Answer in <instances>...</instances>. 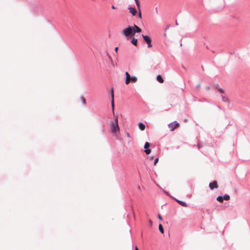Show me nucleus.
I'll return each mask as SVG.
<instances>
[{
  "instance_id": "nucleus-1",
  "label": "nucleus",
  "mask_w": 250,
  "mask_h": 250,
  "mask_svg": "<svg viewBox=\"0 0 250 250\" xmlns=\"http://www.w3.org/2000/svg\"><path fill=\"white\" fill-rule=\"evenodd\" d=\"M110 129L111 131L113 133H116L117 132H119L120 128L118 125V118H115L113 122L110 124Z\"/></svg>"
},
{
  "instance_id": "nucleus-2",
  "label": "nucleus",
  "mask_w": 250,
  "mask_h": 250,
  "mask_svg": "<svg viewBox=\"0 0 250 250\" xmlns=\"http://www.w3.org/2000/svg\"><path fill=\"white\" fill-rule=\"evenodd\" d=\"M123 34L126 37H129L134 35L133 28L132 26H129L123 31Z\"/></svg>"
},
{
  "instance_id": "nucleus-3",
  "label": "nucleus",
  "mask_w": 250,
  "mask_h": 250,
  "mask_svg": "<svg viewBox=\"0 0 250 250\" xmlns=\"http://www.w3.org/2000/svg\"><path fill=\"white\" fill-rule=\"evenodd\" d=\"M179 126V124L176 121L171 123L168 125V127L171 131H174L175 129L177 128Z\"/></svg>"
},
{
  "instance_id": "nucleus-4",
  "label": "nucleus",
  "mask_w": 250,
  "mask_h": 250,
  "mask_svg": "<svg viewBox=\"0 0 250 250\" xmlns=\"http://www.w3.org/2000/svg\"><path fill=\"white\" fill-rule=\"evenodd\" d=\"M142 37H143L144 41L147 43V44L148 45V47H152L151 39L148 36H146V35H142Z\"/></svg>"
},
{
  "instance_id": "nucleus-5",
  "label": "nucleus",
  "mask_w": 250,
  "mask_h": 250,
  "mask_svg": "<svg viewBox=\"0 0 250 250\" xmlns=\"http://www.w3.org/2000/svg\"><path fill=\"white\" fill-rule=\"evenodd\" d=\"M129 10V12L133 16H135L136 15L137 13V10L134 7H129L128 8Z\"/></svg>"
},
{
  "instance_id": "nucleus-6",
  "label": "nucleus",
  "mask_w": 250,
  "mask_h": 250,
  "mask_svg": "<svg viewBox=\"0 0 250 250\" xmlns=\"http://www.w3.org/2000/svg\"><path fill=\"white\" fill-rule=\"evenodd\" d=\"M133 28V34L134 35L136 33H140L141 32V29L137 25L134 24L133 26H132Z\"/></svg>"
},
{
  "instance_id": "nucleus-7",
  "label": "nucleus",
  "mask_w": 250,
  "mask_h": 250,
  "mask_svg": "<svg viewBox=\"0 0 250 250\" xmlns=\"http://www.w3.org/2000/svg\"><path fill=\"white\" fill-rule=\"evenodd\" d=\"M125 76H126L125 84H128L130 82V76L127 72H125Z\"/></svg>"
},
{
  "instance_id": "nucleus-8",
  "label": "nucleus",
  "mask_w": 250,
  "mask_h": 250,
  "mask_svg": "<svg viewBox=\"0 0 250 250\" xmlns=\"http://www.w3.org/2000/svg\"><path fill=\"white\" fill-rule=\"evenodd\" d=\"M209 188H217L218 184L216 181H214L213 182H211L209 185Z\"/></svg>"
},
{
  "instance_id": "nucleus-9",
  "label": "nucleus",
  "mask_w": 250,
  "mask_h": 250,
  "mask_svg": "<svg viewBox=\"0 0 250 250\" xmlns=\"http://www.w3.org/2000/svg\"><path fill=\"white\" fill-rule=\"evenodd\" d=\"M111 97H112L111 105H112V109L113 111L114 110V92H113V89H112V90H111Z\"/></svg>"
},
{
  "instance_id": "nucleus-10",
  "label": "nucleus",
  "mask_w": 250,
  "mask_h": 250,
  "mask_svg": "<svg viewBox=\"0 0 250 250\" xmlns=\"http://www.w3.org/2000/svg\"><path fill=\"white\" fill-rule=\"evenodd\" d=\"M138 11L141 9V4L139 0H135Z\"/></svg>"
},
{
  "instance_id": "nucleus-11",
  "label": "nucleus",
  "mask_w": 250,
  "mask_h": 250,
  "mask_svg": "<svg viewBox=\"0 0 250 250\" xmlns=\"http://www.w3.org/2000/svg\"><path fill=\"white\" fill-rule=\"evenodd\" d=\"M157 80L160 83H164V80L161 77V75H158L157 76Z\"/></svg>"
},
{
  "instance_id": "nucleus-12",
  "label": "nucleus",
  "mask_w": 250,
  "mask_h": 250,
  "mask_svg": "<svg viewBox=\"0 0 250 250\" xmlns=\"http://www.w3.org/2000/svg\"><path fill=\"white\" fill-rule=\"evenodd\" d=\"M137 42H138V40L137 39L135 38H133L132 39V40H131V43L135 45V46H137Z\"/></svg>"
},
{
  "instance_id": "nucleus-13",
  "label": "nucleus",
  "mask_w": 250,
  "mask_h": 250,
  "mask_svg": "<svg viewBox=\"0 0 250 250\" xmlns=\"http://www.w3.org/2000/svg\"><path fill=\"white\" fill-rule=\"evenodd\" d=\"M176 201L181 206H182L183 207H187V204H186V203L181 201L178 200H177Z\"/></svg>"
},
{
  "instance_id": "nucleus-14",
  "label": "nucleus",
  "mask_w": 250,
  "mask_h": 250,
  "mask_svg": "<svg viewBox=\"0 0 250 250\" xmlns=\"http://www.w3.org/2000/svg\"><path fill=\"white\" fill-rule=\"evenodd\" d=\"M139 127L141 130H144L145 129V125L143 123H139Z\"/></svg>"
},
{
  "instance_id": "nucleus-15",
  "label": "nucleus",
  "mask_w": 250,
  "mask_h": 250,
  "mask_svg": "<svg viewBox=\"0 0 250 250\" xmlns=\"http://www.w3.org/2000/svg\"><path fill=\"white\" fill-rule=\"evenodd\" d=\"M137 78L136 77H130V82L132 83H136L137 81Z\"/></svg>"
},
{
  "instance_id": "nucleus-16",
  "label": "nucleus",
  "mask_w": 250,
  "mask_h": 250,
  "mask_svg": "<svg viewBox=\"0 0 250 250\" xmlns=\"http://www.w3.org/2000/svg\"><path fill=\"white\" fill-rule=\"evenodd\" d=\"M159 229L160 230V231L162 233H164V229H163V226L162 224H159Z\"/></svg>"
},
{
  "instance_id": "nucleus-17",
  "label": "nucleus",
  "mask_w": 250,
  "mask_h": 250,
  "mask_svg": "<svg viewBox=\"0 0 250 250\" xmlns=\"http://www.w3.org/2000/svg\"><path fill=\"white\" fill-rule=\"evenodd\" d=\"M217 200L219 202H223V197L221 196H219L217 198Z\"/></svg>"
},
{
  "instance_id": "nucleus-18",
  "label": "nucleus",
  "mask_w": 250,
  "mask_h": 250,
  "mask_svg": "<svg viewBox=\"0 0 250 250\" xmlns=\"http://www.w3.org/2000/svg\"><path fill=\"white\" fill-rule=\"evenodd\" d=\"M229 195H225V196H224L223 197V200H229Z\"/></svg>"
},
{
  "instance_id": "nucleus-19",
  "label": "nucleus",
  "mask_w": 250,
  "mask_h": 250,
  "mask_svg": "<svg viewBox=\"0 0 250 250\" xmlns=\"http://www.w3.org/2000/svg\"><path fill=\"white\" fill-rule=\"evenodd\" d=\"M150 146V144L148 142H146L145 144L144 147L145 149H147Z\"/></svg>"
},
{
  "instance_id": "nucleus-20",
  "label": "nucleus",
  "mask_w": 250,
  "mask_h": 250,
  "mask_svg": "<svg viewBox=\"0 0 250 250\" xmlns=\"http://www.w3.org/2000/svg\"><path fill=\"white\" fill-rule=\"evenodd\" d=\"M145 152L146 154H149L151 152V150L148 148L146 149V150H145Z\"/></svg>"
},
{
  "instance_id": "nucleus-21",
  "label": "nucleus",
  "mask_w": 250,
  "mask_h": 250,
  "mask_svg": "<svg viewBox=\"0 0 250 250\" xmlns=\"http://www.w3.org/2000/svg\"><path fill=\"white\" fill-rule=\"evenodd\" d=\"M138 17L140 19H142V16L141 9H140V11H138Z\"/></svg>"
},
{
  "instance_id": "nucleus-22",
  "label": "nucleus",
  "mask_w": 250,
  "mask_h": 250,
  "mask_svg": "<svg viewBox=\"0 0 250 250\" xmlns=\"http://www.w3.org/2000/svg\"><path fill=\"white\" fill-rule=\"evenodd\" d=\"M222 100L224 101V102H227L228 101V99L227 97H225L224 96L222 95Z\"/></svg>"
},
{
  "instance_id": "nucleus-23",
  "label": "nucleus",
  "mask_w": 250,
  "mask_h": 250,
  "mask_svg": "<svg viewBox=\"0 0 250 250\" xmlns=\"http://www.w3.org/2000/svg\"><path fill=\"white\" fill-rule=\"evenodd\" d=\"M158 161H159V158H157L155 159V161H154V165L155 166L156 165L157 163L158 162Z\"/></svg>"
},
{
  "instance_id": "nucleus-24",
  "label": "nucleus",
  "mask_w": 250,
  "mask_h": 250,
  "mask_svg": "<svg viewBox=\"0 0 250 250\" xmlns=\"http://www.w3.org/2000/svg\"><path fill=\"white\" fill-rule=\"evenodd\" d=\"M217 90H218L220 93H224V91L222 89H221V88H217Z\"/></svg>"
},
{
  "instance_id": "nucleus-25",
  "label": "nucleus",
  "mask_w": 250,
  "mask_h": 250,
  "mask_svg": "<svg viewBox=\"0 0 250 250\" xmlns=\"http://www.w3.org/2000/svg\"><path fill=\"white\" fill-rule=\"evenodd\" d=\"M164 191V192L168 196H170V195L169 194L168 192H167V191H166L165 190H163Z\"/></svg>"
},
{
  "instance_id": "nucleus-26",
  "label": "nucleus",
  "mask_w": 250,
  "mask_h": 250,
  "mask_svg": "<svg viewBox=\"0 0 250 250\" xmlns=\"http://www.w3.org/2000/svg\"><path fill=\"white\" fill-rule=\"evenodd\" d=\"M158 218H159L160 220H162V216H161V215H160V214H158Z\"/></svg>"
},
{
  "instance_id": "nucleus-27",
  "label": "nucleus",
  "mask_w": 250,
  "mask_h": 250,
  "mask_svg": "<svg viewBox=\"0 0 250 250\" xmlns=\"http://www.w3.org/2000/svg\"><path fill=\"white\" fill-rule=\"evenodd\" d=\"M118 48L117 47L115 48V52L117 53V51H118Z\"/></svg>"
},
{
  "instance_id": "nucleus-28",
  "label": "nucleus",
  "mask_w": 250,
  "mask_h": 250,
  "mask_svg": "<svg viewBox=\"0 0 250 250\" xmlns=\"http://www.w3.org/2000/svg\"><path fill=\"white\" fill-rule=\"evenodd\" d=\"M111 8H112V9H115V7L114 5H112V6H111Z\"/></svg>"
},
{
  "instance_id": "nucleus-29",
  "label": "nucleus",
  "mask_w": 250,
  "mask_h": 250,
  "mask_svg": "<svg viewBox=\"0 0 250 250\" xmlns=\"http://www.w3.org/2000/svg\"><path fill=\"white\" fill-rule=\"evenodd\" d=\"M83 102L84 103H85V99L83 97Z\"/></svg>"
},
{
  "instance_id": "nucleus-30",
  "label": "nucleus",
  "mask_w": 250,
  "mask_h": 250,
  "mask_svg": "<svg viewBox=\"0 0 250 250\" xmlns=\"http://www.w3.org/2000/svg\"><path fill=\"white\" fill-rule=\"evenodd\" d=\"M135 250H139L138 247L136 246L135 247Z\"/></svg>"
},
{
  "instance_id": "nucleus-31",
  "label": "nucleus",
  "mask_w": 250,
  "mask_h": 250,
  "mask_svg": "<svg viewBox=\"0 0 250 250\" xmlns=\"http://www.w3.org/2000/svg\"><path fill=\"white\" fill-rule=\"evenodd\" d=\"M127 137H129V134H128V133H127Z\"/></svg>"
},
{
  "instance_id": "nucleus-32",
  "label": "nucleus",
  "mask_w": 250,
  "mask_h": 250,
  "mask_svg": "<svg viewBox=\"0 0 250 250\" xmlns=\"http://www.w3.org/2000/svg\"><path fill=\"white\" fill-rule=\"evenodd\" d=\"M149 223H152V221L151 220L149 221Z\"/></svg>"
}]
</instances>
